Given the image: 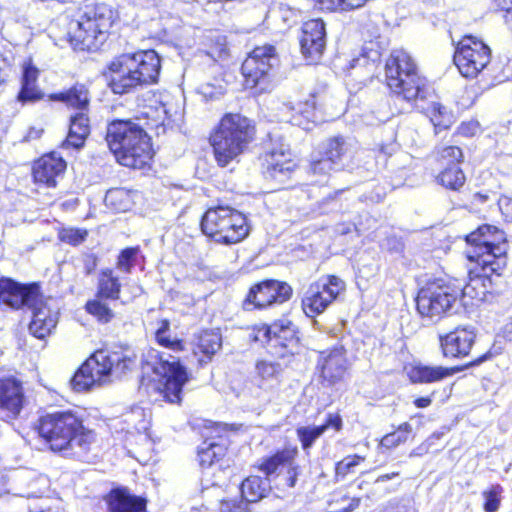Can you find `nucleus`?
<instances>
[{
    "instance_id": "obj_1",
    "label": "nucleus",
    "mask_w": 512,
    "mask_h": 512,
    "mask_svg": "<svg viewBox=\"0 0 512 512\" xmlns=\"http://www.w3.org/2000/svg\"><path fill=\"white\" fill-rule=\"evenodd\" d=\"M146 117L144 124L140 118L135 120H114L108 124L106 141L117 161L126 167L141 169L153 156L151 139L147 129L164 126L166 109L163 105L148 107L142 112Z\"/></svg>"
},
{
    "instance_id": "obj_2",
    "label": "nucleus",
    "mask_w": 512,
    "mask_h": 512,
    "mask_svg": "<svg viewBox=\"0 0 512 512\" xmlns=\"http://www.w3.org/2000/svg\"><path fill=\"white\" fill-rule=\"evenodd\" d=\"M37 430L49 448L66 456H76L90 450L95 441L92 430L83 425V420L72 411H57L41 416Z\"/></svg>"
},
{
    "instance_id": "obj_3",
    "label": "nucleus",
    "mask_w": 512,
    "mask_h": 512,
    "mask_svg": "<svg viewBox=\"0 0 512 512\" xmlns=\"http://www.w3.org/2000/svg\"><path fill=\"white\" fill-rule=\"evenodd\" d=\"M468 248L467 259L474 262L479 273L474 278H481V285L486 288V281L501 276L507 266L508 242L506 234L495 226L482 225L466 236Z\"/></svg>"
},
{
    "instance_id": "obj_4",
    "label": "nucleus",
    "mask_w": 512,
    "mask_h": 512,
    "mask_svg": "<svg viewBox=\"0 0 512 512\" xmlns=\"http://www.w3.org/2000/svg\"><path fill=\"white\" fill-rule=\"evenodd\" d=\"M161 60L154 50H140L116 57L109 65V86L115 94L157 83Z\"/></svg>"
},
{
    "instance_id": "obj_5",
    "label": "nucleus",
    "mask_w": 512,
    "mask_h": 512,
    "mask_svg": "<svg viewBox=\"0 0 512 512\" xmlns=\"http://www.w3.org/2000/svg\"><path fill=\"white\" fill-rule=\"evenodd\" d=\"M136 364V355L129 350H98L79 368L71 379L76 392L90 390L119 379Z\"/></svg>"
},
{
    "instance_id": "obj_6",
    "label": "nucleus",
    "mask_w": 512,
    "mask_h": 512,
    "mask_svg": "<svg viewBox=\"0 0 512 512\" xmlns=\"http://www.w3.org/2000/svg\"><path fill=\"white\" fill-rule=\"evenodd\" d=\"M255 130L251 121L240 114H226L210 137L214 157L221 167L238 160L252 141Z\"/></svg>"
},
{
    "instance_id": "obj_7",
    "label": "nucleus",
    "mask_w": 512,
    "mask_h": 512,
    "mask_svg": "<svg viewBox=\"0 0 512 512\" xmlns=\"http://www.w3.org/2000/svg\"><path fill=\"white\" fill-rule=\"evenodd\" d=\"M481 278H471L463 288L452 284L434 281L422 287L416 298L417 311L423 317L433 319L448 312L457 300L463 297L477 298L485 295L486 288L476 291Z\"/></svg>"
},
{
    "instance_id": "obj_8",
    "label": "nucleus",
    "mask_w": 512,
    "mask_h": 512,
    "mask_svg": "<svg viewBox=\"0 0 512 512\" xmlns=\"http://www.w3.org/2000/svg\"><path fill=\"white\" fill-rule=\"evenodd\" d=\"M388 87L404 100L422 101L427 98L426 79L418 75L412 57L404 50H394L385 65Z\"/></svg>"
},
{
    "instance_id": "obj_9",
    "label": "nucleus",
    "mask_w": 512,
    "mask_h": 512,
    "mask_svg": "<svg viewBox=\"0 0 512 512\" xmlns=\"http://www.w3.org/2000/svg\"><path fill=\"white\" fill-rule=\"evenodd\" d=\"M145 367L151 369L157 377L152 388L169 403H180L182 388L189 377L179 360L175 356L150 349L145 355Z\"/></svg>"
},
{
    "instance_id": "obj_10",
    "label": "nucleus",
    "mask_w": 512,
    "mask_h": 512,
    "mask_svg": "<svg viewBox=\"0 0 512 512\" xmlns=\"http://www.w3.org/2000/svg\"><path fill=\"white\" fill-rule=\"evenodd\" d=\"M114 12L106 4L87 7L80 19L70 24L71 40L81 50H97L106 40Z\"/></svg>"
},
{
    "instance_id": "obj_11",
    "label": "nucleus",
    "mask_w": 512,
    "mask_h": 512,
    "mask_svg": "<svg viewBox=\"0 0 512 512\" xmlns=\"http://www.w3.org/2000/svg\"><path fill=\"white\" fill-rule=\"evenodd\" d=\"M202 232L220 244H236L249 234L246 217L239 211L218 206L208 209L201 220Z\"/></svg>"
},
{
    "instance_id": "obj_12",
    "label": "nucleus",
    "mask_w": 512,
    "mask_h": 512,
    "mask_svg": "<svg viewBox=\"0 0 512 512\" xmlns=\"http://www.w3.org/2000/svg\"><path fill=\"white\" fill-rule=\"evenodd\" d=\"M490 60V48L472 35L464 36L454 53V63L466 78L476 77L489 64Z\"/></svg>"
},
{
    "instance_id": "obj_13",
    "label": "nucleus",
    "mask_w": 512,
    "mask_h": 512,
    "mask_svg": "<svg viewBox=\"0 0 512 512\" xmlns=\"http://www.w3.org/2000/svg\"><path fill=\"white\" fill-rule=\"evenodd\" d=\"M345 289L342 279L328 275L311 284L302 300L303 310L307 316L313 317L322 313L329 304Z\"/></svg>"
},
{
    "instance_id": "obj_14",
    "label": "nucleus",
    "mask_w": 512,
    "mask_h": 512,
    "mask_svg": "<svg viewBox=\"0 0 512 512\" xmlns=\"http://www.w3.org/2000/svg\"><path fill=\"white\" fill-rule=\"evenodd\" d=\"M276 63L277 57L272 45L256 47L241 67L247 86L251 88L261 86V90L266 89L270 72Z\"/></svg>"
},
{
    "instance_id": "obj_15",
    "label": "nucleus",
    "mask_w": 512,
    "mask_h": 512,
    "mask_svg": "<svg viewBox=\"0 0 512 512\" xmlns=\"http://www.w3.org/2000/svg\"><path fill=\"white\" fill-rule=\"evenodd\" d=\"M292 288L286 282L265 280L252 286L243 302L245 310L264 309L290 299Z\"/></svg>"
},
{
    "instance_id": "obj_16",
    "label": "nucleus",
    "mask_w": 512,
    "mask_h": 512,
    "mask_svg": "<svg viewBox=\"0 0 512 512\" xmlns=\"http://www.w3.org/2000/svg\"><path fill=\"white\" fill-rule=\"evenodd\" d=\"M295 168L296 163L286 143L282 141L273 143L265 153L263 173L266 178L284 184L291 178Z\"/></svg>"
},
{
    "instance_id": "obj_17",
    "label": "nucleus",
    "mask_w": 512,
    "mask_h": 512,
    "mask_svg": "<svg viewBox=\"0 0 512 512\" xmlns=\"http://www.w3.org/2000/svg\"><path fill=\"white\" fill-rule=\"evenodd\" d=\"M316 368L323 385L333 386L341 382L349 368V362L344 347L338 345L320 351Z\"/></svg>"
},
{
    "instance_id": "obj_18",
    "label": "nucleus",
    "mask_w": 512,
    "mask_h": 512,
    "mask_svg": "<svg viewBox=\"0 0 512 512\" xmlns=\"http://www.w3.org/2000/svg\"><path fill=\"white\" fill-rule=\"evenodd\" d=\"M278 119L281 122L291 123L302 127L305 130L311 129L310 124H317L324 121L316 107V96L310 95L305 102H300L297 108L290 102H284L278 107Z\"/></svg>"
},
{
    "instance_id": "obj_19",
    "label": "nucleus",
    "mask_w": 512,
    "mask_h": 512,
    "mask_svg": "<svg viewBox=\"0 0 512 512\" xmlns=\"http://www.w3.org/2000/svg\"><path fill=\"white\" fill-rule=\"evenodd\" d=\"M326 46L325 24L321 19L306 21L300 37L301 52L311 63L317 62Z\"/></svg>"
},
{
    "instance_id": "obj_20",
    "label": "nucleus",
    "mask_w": 512,
    "mask_h": 512,
    "mask_svg": "<svg viewBox=\"0 0 512 512\" xmlns=\"http://www.w3.org/2000/svg\"><path fill=\"white\" fill-rule=\"evenodd\" d=\"M259 332H263L264 337L273 343V346L284 348L291 355L298 353L299 337L296 326L290 320H278Z\"/></svg>"
},
{
    "instance_id": "obj_21",
    "label": "nucleus",
    "mask_w": 512,
    "mask_h": 512,
    "mask_svg": "<svg viewBox=\"0 0 512 512\" xmlns=\"http://www.w3.org/2000/svg\"><path fill=\"white\" fill-rule=\"evenodd\" d=\"M357 152V142L343 136L330 137L321 145V155L328 157L331 162L342 169L350 166Z\"/></svg>"
},
{
    "instance_id": "obj_22",
    "label": "nucleus",
    "mask_w": 512,
    "mask_h": 512,
    "mask_svg": "<svg viewBox=\"0 0 512 512\" xmlns=\"http://www.w3.org/2000/svg\"><path fill=\"white\" fill-rule=\"evenodd\" d=\"M36 302L28 307L32 311L29 331L36 338L44 339L56 327L58 313L51 310L48 301L40 293L37 295Z\"/></svg>"
},
{
    "instance_id": "obj_23",
    "label": "nucleus",
    "mask_w": 512,
    "mask_h": 512,
    "mask_svg": "<svg viewBox=\"0 0 512 512\" xmlns=\"http://www.w3.org/2000/svg\"><path fill=\"white\" fill-rule=\"evenodd\" d=\"M38 293L36 285L24 286L9 279L0 282V301L12 308H28L30 304L36 303Z\"/></svg>"
},
{
    "instance_id": "obj_24",
    "label": "nucleus",
    "mask_w": 512,
    "mask_h": 512,
    "mask_svg": "<svg viewBox=\"0 0 512 512\" xmlns=\"http://www.w3.org/2000/svg\"><path fill=\"white\" fill-rule=\"evenodd\" d=\"M23 403L22 384L14 378L0 379V414L13 419L21 412Z\"/></svg>"
},
{
    "instance_id": "obj_25",
    "label": "nucleus",
    "mask_w": 512,
    "mask_h": 512,
    "mask_svg": "<svg viewBox=\"0 0 512 512\" xmlns=\"http://www.w3.org/2000/svg\"><path fill=\"white\" fill-rule=\"evenodd\" d=\"M476 334L473 329L457 327L455 330L440 336V345L444 356L461 358L469 354Z\"/></svg>"
},
{
    "instance_id": "obj_26",
    "label": "nucleus",
    "mask_w": 512,
    "mask_h": 512,
    "mask_svg": "<svg viewBox=\"0 0 512 512\" xmlns=\"http://www.w3.org/2000/svg\"><path fill=\"white\" fill-rule=\"evenodd\" d=\"M66 169V162L56 152L42 156L34 163L33 177L36 183L47 187H55L57 178Z\"/></svg>"
},
{
    "instance_id": "obj_27",
    "label": "nucleus",
    "mask_w": 512,
    "mask_h": 512,
    "mask_svg": "<svg viewBox=\"0 0 512 512\" xmlns=\"http://www.w3.org/2000/svg\"><path fill=\"white\" fill-rule=\"evenodd\" d=\"M108 512H147L145 498L130 493L126 488H116L105 497Z\"/></svg>"
},
{
    "instance_id": "obj_28",
    "label": "nucleus",
    "mask_w": 512,
    "mask_h": 512,
    "mask_svg": "<svg viewBox=\"0 0 512 512\" xmlns=\"http://www.w3.org/2000/svg\"><path fill=\"white\" fill-rule=\"evenodd\" d=\"M330 427L339 431L342 427V419L338 414H329L326 422L319 426H301L296 429V434L304 450L312 447L314 442Z\"/></svg>"
},
{
    "instance_id": "obj_29",
    "label": "nucleus",
    "mask_w": 512,
    "mask_h": 512,
    "mask_svg": "<svg viewBox=\"0 0 512 512\" xmlns=\"http://www.w3.org/2000/svg\"><path fill=\"white\" fill-rule=\"evenodd\" d=\"M460 370L458 367L447 368L442 366L416 365L411 368L409 377L413 383L429 384L441 381Z\"/></svg>"
},
{
    "instance_id": "obj_30",
    "label": "nucleus",
    "mask_w": 512,
    "mask_h": 512,
    "mask_svg": "<svg viewBox=\"0 0 512 512\" xmlns=\"http://www.w3.org/2000/svg\"><path fill=\"white\" fill-rule=\"evenodd\" d=\"M89 118L84 111L71 116L70 127L66 140L63 142V148L72 147L79 149L84 145L86 137L89 135Z\"/></svg>"
},
{
    "instance_id": "obj_31",
    "label": "nucleus",
    "mask_w": 512,
    "mask_h": 512,
    "mask_svg": "<svg viewBox=\"0 0 512 512\" xmlns=\"http://www.w3.org/2000/svg\"><path fill=\"white\" fill-rule=\"evenodd\" d=\"M38 75V69L31 63H26L24 65L21 90L17 96L18 101L24 104L42 99L43 93L37 86Z\"/></svg>"
},
{
    "instance_id": "obj_32",
    "label": "nucleus",
    "mask_w": 512,
    "mask_h": 512,
    "mask_svg": "<svg viewBox=\"0 0 512 512\" xmlns=\"http://www.w3.org/2000/svg\"><path fill=\"white\" fill-rule=\"evenodd\" d=\"M269 490L268 480L259 476H250L241 484V496L248 506L250 503H256L266 497Z\"/></svg>"
},
{
    "instance_id": "obj_33",
    "label": "nucleus",
    "mask_w": 512,
    "mask_h": 512,
    "mask_svg": "<svg viewBox=\"0 0 512 512\" xmlns=\"http://www.w3.org/2000/svg\"><path fill=\"white\" fill-rule=\"evenodd\" d=\"M51 99L65 102L67 105L84 111L89 105V93L85 85L76 84L65 92L51 95Z\"/></svg>"
},
{
    "instance_id": "obj_34",
    "label": "nucleus",
    "mask_w": 512,
    "mask_h": 512,
    "mask_svg": "<svg viewBox=\"0 0 512 512\" xmlns=\"http://www.w3.org/2000/svg\"><path fill=\"white\" fill-rule=\"evenodd\" d=\"M227 447L224 439L220 442L204 441L198 450L199 463L203 468H209L218 463L226 454Z\"/></svg>"
},
{
    "instance_id": "obj_35",
    "label": "nucleus",
    "mask_w": 512,
    "mask_h": 512,
    "mask_svg": "<svg viewBox=\"0 0 512 512\" xmlns=\"http://www.w3.org/2000/svg\"><path fill=\"white\" fill-rule=\"evenodd\" d=\"M255 373L257 383L272 389L279 383L282 367L278 362L258 360L255 364Z\"/></svg>"
},
{
    "instance_id": "obj_36",
    "label": "nucleus",
    "mask_w": 512,
    "mask_h": 512,
    "mask_svg": "<svg viewBox=\"0 0 512 512\" xmlns=\"http://www.w3.org/2000/svg\"><path fill=\"white\" fill-rule=\"evenodd\" d=\"M121 284L111 269L103 270L98 279L97 297L116 300L119 298Z\"/></svg>"
},
{
    "instance_id": "obj_37",
    "label": "nucleus",
    "mask_w": 512,
    "mask_h": 512,
    "mask_svg": "<svg viewBox=\"0 0 512 512\" xmlns=\"http://www.w3.org/2000/svg\"><path fill=\"white\" fill-rule=\"evenodd\" d=\"M437 181L443 187L457 191L465 184L466 177L461 168L458 165L453 164L448 165L439 173Z\"/></svg>"
},
{
    "instance_id": "obj_38",
    "label": "nucleus",
    "mask_w": 512,
    "mask_h": 512,
    "mask_svg": "<svg viewBox=\"0 0 512 512\" xmlns=\"http://www.w3.org/2000/svg\"><path fill=\"white\" fill-rule=\"evenodd\" d=\"M417 108L427 114L434 126L447 128L451 123V115L446 107L436 101L429 102L427 106L417 104Z\"/></svg>"
},
{
    "instance_id": "obj_39",
    "label": "nucleus",
    "mask_w": 512,
    "mask_h": 512,
    "mask_svg": "<svg viewBox=\"0 0 512 512\" xmlns=\"http://www.w3.org/2000/svg\"><path fill=\"white\" fill-rule=\"evenodd\" d=\"M222 338L217 331H204L198 338L197 348L207 357V361L221 348Z\"/></svg>"
},
{
    "instance_id": "obj_40",
    "label": "nucleus",
    "mask_w": 512,
    "mask_h": 512,
    "mask_svg": "<svg viewBox=\"0 0 512 512\" xmlns=\"http://www.w3.org/2000/svg\"><path fill=\"white\" fill-rule=\"evenodd\" d=\"M297 448L285 449L266 459L260 466V469L266 476L274 474L281 464L290 462L297 455Z\"/></svg>"
},
{
    "instance_id": "obj_41",
    "label": "nucleus",
    "mask_w": 512,
    "mask_h": 512,
    "mask_svg": "<svg viewBox=\"0 0 512 512\" xmlns=\"http://www.w3.org/2000/svg\"><path fill=\"white\" fill-rule=\"evenodd\" d=\"M271 388L256 383L243 392V397L254 407H262L270 402L269 391Z\"/></svg>"
},
{
    "instance_id": "obj_42",
    "label": "nucleus",
    "mask_w": 512,
    "mask_h": 512,
    "mask_svg": "<svg viewBox=\"0 0 512 512\" xmlns=\"http://www.w3.org/2000/svg\"><path fill=\"white\" fill-rule=\"evenodd\" d=\"M170 323L164 319L160 322L159 328L156 330L155 337L157 342L172 351L183 350V343L177 338H171L169 335Z\"/></svg>"
},
{
    "instance_id": "obj_43",
    "label": "nucleus",
    "mask_w": 512,
    "mask_h": 512,
    "mask_svg": "<svg viewBox=\"0 0 512 512\" xmlns=\"http://www.w3.org/2000/svg\"><path fill=\"white\" fill-rule=\"evenodd\" d=\"M124 421L138 433L146 432L149 428V415L142 407H133L125 414Z\"/></svg>"
},
{
    "instance_id": "obj_44",
    "label": "nucleus",
    "mask_w": 512,
    "mask_h": 512,
    "mask_svg": "<svg viewBox=\"0 0 512 512\" xmlns=\"http://www.w3.org/2000/svg\"><path fill=\"white\" fill-rule=\"evenodd\" d=\"M321 10H353L362 7L368 0H314Z\"/></svg>"
},
{
    "instance_id": "obj_45",
    "label": "nucleus",
    "mask_w": 512,
    "mask_h": 512,
    "mask_svg": "<svg viewBox=\"0 0 512 512\" xmlns=\"http://www.w3.org/2000/svg\"><path fill=\"white\" fill-rule=\"evenodd\" d=\"M503 488L499 484L491 485L488 489L482 492L484 498V511L497 512L499 510L502 500Z\"/></svg>"
},
{
    "instance_id": "obj_46",
    "label": "nucleus",
    "mask_w": 512,
    "mask_h": 512,
    "mask_svg": "<svg viewBox=\"0 0 512 512\" xmlns=\"http://www.w3.org/2000/svg\"><path fill=\"white\" fill-rule=\"evenodd\" d=\"M103 298H96L90 300L86 304V310L89 314L95 316L99 321L103 323L109 322L114 314L113 311L102 302Z\"/></svg>"
},
{
    "instance_id": "obj_47",
    "label": "nucleus",
    "mask_w": 512,
    "mask_h": 512,
    "mask_svg": "<svg viewBox=\"0 0 512 512\" xmlns=\"http://www.w3.org/2000/svg\"><path fill=\"white\" fill-rule=\"evenodd\" d=\"M373 58L367 56L366 54H361L357 58H353L350 62L349 69L350 70H364L367 76H372L374 70L376 68V63L378 61L377 52L374 53Z\"/></svg>"
},
{
    "instance_id": "obj_48",
    "label": "nucleus",
    "mask_w": 512,
    "mask_h": 512,
    "mask_svg": "<svg viewBox=\"0 0 512 512\" xmlns=\"http://www.w3.org/2000/svg\"><path fill=\"white\" fill-rule=\"evenodd\" d=\"M138 253V247H129L122 250L118 257L117 268L122 272L130 273L135 266Z\"/></svg>"
},
{
    "instance_id": "obj_49",
    "label": "nucleus",
    "mask_w": 512,
    "mask_h": 512,
    "mask_svg": "<svg viewBox=\"0 0 512 512\" xmlns=\"http://www.w3.org/2000/svg\"><path fill=\"white\" fill-rule=\"evenodd\" d=\"M88 231L79 228H63L59 232V239L67 244L77 246L86 240Z\"/></svg>"
},
{
    "instance_id": "obj_50",
    "label": "nucleus",
    "mask_w": 512,
    "mask_h": 512,
    "mask_svg": "<svg viewBox=\"0 0 512 512\" xmlns=\"http://www.w3.org/2000/svg\"><path fill=\"white\" fill-rule=\"evenodd\" d=\"M365 458L360 455H350L336 463L335 472L337 476L345 477L353 472L354 468L363 462Z\"/></svg>"
},
{
    "instance_id": "obj_51",
    "label": "nucleus",
    "mask_w": 512,
    "mask_h": 512,
    "mask_svg": "<svg viewBox=\"0 0 512 512\" xmlns=\"http://www.w3.org/2000/svg\"><path fill=\"white\" fill-rule=\"evenodd\" d=\"M342 170L341 167L336 166L334 162L324 155L318 160L311 163V171L315 175H328L331 171Z\"/></svg>"
},
{
    "instance_id": "obj_52",
    "label": "nucleus",
    "mask_w": 512,
    "mask_h": 512,
    "mask_svg": "<svg viewBox=\"0 0 512 512\" xmlns=\"http://www.w3.org/2000/svg\"><path fill=\"white\" fill-rule=\"evenodd\" d=\"M220 512H250L249 506L241 499L222 500L219 504Z\"/></svg>"
},
{
    "instance_id": "obj_53",
    "label": "nucleus",
    "mask_w": 512,
    "mask_h": 512,
    "mask_svg": "<svg viewBox=\"0 0 512 512\" xmlns=\"http://www.w3.org/2000/svg\"><path fill=\"white\" fill-rule=\"evenodd\" d=\"M440 157L442 160H446L448 165H458L462 158V150L457 146H447L440 151Z\"/></svg>"
},
{
    "instance_id": "obj_54",
    "label": "nucleus",
    "mask_w": 512,
    "mask_h": 512,
    "mask_svg": "<svg viewBox=\"0 0 512 512\" xmlns=\"http://www.w3.org/2000/svg\"><path fill=\"white\" fill-rule=\"evenodd\" d=\"M124 199H128V194L122 189H114L107 192L105 196V202L107 205L115 206L116 209L125 210L127 205L116 206V202H122Z\"/></svg>"
},
{
    "instance_id": "obj_55",
    "label": "nucleus",
    "mask_w": 512,
    "mask_h": 512,
    "mask_svg": "<svg viewBox=\"0 0 512 512\" xmlns=\"http://www.w3.org/2000/svg\"><path fill=\"white\" fill-rule=\"evenodd\" d=\"M403 443V439L398 437V434L394 432L386 434L382 439L380 444L385 448H393Z\"/></svg>"
},
{
    "instance_id": "obj_56",
    "label": "nucleus",
    "mask_w": 512,
    "mask_h": 512,
    "mask_svg": "<svg viewBox=\"0 0 512 512\" xmlns=\"http://www.w3.org/2000/svg\"><path fill=\"white\" fill-rule=\"evenodd\" d=\"M302 474L301 468L299 466H291L287 475L285 476L286 485L290 488L296 485L298 477Z\"/></svg>"
},
{
    "instance_id": "obj_57",
    "label": "nucleus",
    "mask_w": 512,
    "mask_h": 512,
    "mask_svg": "<svg viewBox=\"0 0 512 512\" xmlns=\"http://www.w3.org/2000/svg\"><path fill=\"white\" fill-rule=\"evenodd\" d=\"M210 56L213 58L218 57L221 58L223 55L227 54L226 48V39L223 36H217V47L208 52Z\"/></svg>"
},
{
    "instance_id": "obj_58",
    "label": "nucleus",
    "mask_w": 512,
    "mask_h": 512,
    "mask_svg": "<svg viewBox=\"0 0 512 512\" xmlns=\"http://www.w3.org/2000/svg\"><path fill=\"white\" fill-rule=\"evenodd\" d=\"M96 258L92 256H87L85 259V271L87 274H90L96 267Z\"/></svg>"
},
{
    "instance_id": "obj_59",
    "label": "nucleus",
    "mask_w": 512,
    "mask_h": 512,
    "mask_svg": "<svg viewBox=\"0 0 512 512\" xmlns=\"http://www.w3.org/2000/svg\"><path fill=\"white\" fill-rule=\"evenodd\" d=\"M397 476H399V472H391V473L383 474L376 478L375 483L377 484V483L385 482V481L391 480Z\"/></svg>"
},
{
    "instance_id": "obj_60",
    "label": "nucleus",
    "mask_w": 512,
    "mask_h": 512,
    "mask_svg": "<svg viewBox=\"0 0 512 512\" xmlns=\"http://www.w3.org/2000/svg\"><path fill=\"white\" fill-rule=\"evenodd\" d=\"M414 404L418 408H426L431 404V399L429 397H420L414 401Z\"/></svg>"
},
{
    "instance_id": "obj_61",
    "label": "nucleus",
    "mask_w": 512,
    "mask_h": 512,
    "mask_svg": "<svg viewBox=\"0 0 512 512\" xmlns=\"http://www.w3.org/2000/svg\"><path fill=\"white\" fill-rule=\"evenodd\" d=\"M501 9L503 10H506V20L508 22H511L512 21V7L508 6L506 4V2L504 1V3L501 5Z\"/></svg>"
},
{
    "instance_id": "obj_62",
    "label": "nucleus",
    "mask_w": 512,
    "mask_h": 512,
    "mask_svg": "<svg viewBox=\"0 0 512 512\" xmlns=\"http://www.w3.org/2000/svg\"><path fill=\"white\" fill-rule=\"evenodd\" d=\"M473 198H474V201L477 203H484L487 201L488 196L478 192L473 195Z\"/></svg>"
},
{
    "instance_id": "obj_63",
    "label": "nucleus",
    "mask_w": 512,
    "mask_h": 512,
    "mask_svg": "<svg viewBox=\"0 0 512 512\" xmlns=\"http://www.w3.org/2000/svg\"><path fill=\"white\" fill-rule=\"evenodd\" d=\"M504 334L509 341H512V321L505 326Z\"/></svg>"
},
{
    "instance_id": "obj_64",
    "label": "nucleus",
    "mask_w": 512,
    "mask_h": 512,
    "mask_svg": "<svg viewBox=\"0 0 512 512\" xmlns=\"http://www.w3.org/2000/svg\"><path fill=\"white\" fill-rule=\"evenodd\" d=\"M400 431H402V433H405L406 435H409L410 432L412 431V427L409 423H403L399 426L398 428Z\"/></svg>"
}]
</instances>
